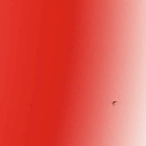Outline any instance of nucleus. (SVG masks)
Listing matches in <instances>:
<instances>
[{
	"instance_id": "nucleus-1",
	"label": "nucleus",
	"mask_w": 146,
	"mask_h": 146,
	"mask_svg": "<svg viewBox=\"0 0 146 146\" xmlns=\"http://www.w3.org/2000/svg\"><path fill=\"white\" fill-rule=\"evenodd\" d=\"M115 102H116V101H114V102H113V104H114V103H115Z\"/></svg>"
}]
</instances>
